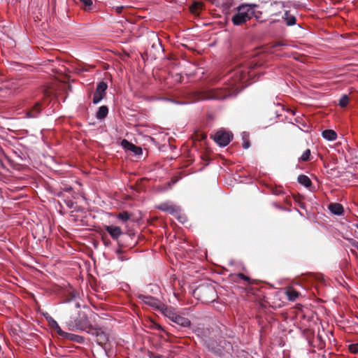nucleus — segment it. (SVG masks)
<instances>
[{
	"label": "nucleus",
	"instance_id": "obj_1",
	"mask_svg": "<svg viewBox=\"0 0 358 358\" xmlns=\"http://www.w3.org/2000/svg\"><path fill=\"white\" fill-rule=\"evenodd\" d=\"M252 66H241L237 67L225 80V83L233 80L229 84H226L224 88H209L204 91L182 90L180 89L181 105L196 103L201 100H224L236 96L240 92V84L247 83L252 78L255 74L252 73Z\"/></svg>",
	"mask_w": 358,
	"mask_h": 358
},
{
	"label": "nucleus",
	"instance_id": "obj_2",
	"mask_svg": "<svg viewBox=\"0 0 358 358\" xmlns=\"http://www.w3.org/2000/svg\"><path fill=\"white\" fill-rule=\"evenodd\" d=\"M256 5L253 6L249 4H242L238 6L237 12L233 15L231 21L236 26H240L246 23L252 17L258 18L255 14Z\"/></svg>",
	"mask_w": 358,
	"mask_h": 358
},
{
	"label": "nucleus",
	"instance_id": "obj_3",
	"mask_svg": "<svg viewBox=\"0 0 358 358\" xmlns=\"http://www.w3.org/2000/svg\"><path fill=\"white\" fill-rule=\"evenodd\" d=\"M105 230L113 240L117 241L119 247H125L128 245L129 239H132L134 234H124L120 227L115 225L105 226Z\"/></svg>",
	"mask_w": 358,
	"mask_h": 358
},
{
	"label": "nucleus",
	"instance_id": "obj_4",
	"mask_svg": "<svg viewBox=\"0 0 358 358\" xmlns=\"http://www.w3.org/2000/svg\"><path fill=\"white\" fill-rule=\"evenodd\" d=\"M194 294L203 303H210L215 300L216 291L211 285H201L194 292Z\"/></svg>",
	"mask_w": 358,
	"mask_h": 358
},
{
	"label": "nucleus",
	"instance_id": "obj_5",
	"mask_svg": "<svg viewBox=\"0 0 358 358\" xmlns=\"http://www.w3.org/2000/svg\"><path fill=\"white\" fill-rule=\"evenodd\" d=\"M233 133L224 129H220L215 132L213 138L220 147H225L233 140Z\"/></svg>",
	"mask_w": 358,
	"mask_h": 358
},
{
	"label": "nucleus",
	"instance_id": "obj_6",
	"mask_svg": "<svg viewBox=\"0 0 358 358\" xmlns=\"http://www.w3.org/2000/svg\"><path fill=\"white\" fill-rule=\"evenodd\" d=\"M108 340V334L101 329L96 337V343L100 348V358H108L110 356V350L107 345Z\"/></svg>",
	"mask_w": 358,
	"mask_h": 358
},
{
	"label": "nucleus",
	"instance_id": "obj_7",
	"mask_svg": "<svg viewBox=\"0 0 358 358\" xmlns=\"http://www.w3.org/2000/svg\"><path fill=\"white\" fill-rule=\"evenodd\" d=\"M157 209L173 215L179 220V208L171 201L162 202L157 206Z\"/></svg>",
	"mask_w": 358,
	"mask_h": 358
},
{
	"label": "nucleus",
	"instance_id": "obj_8",
	"mask_svg": "<svg viewBox=\"0 0 358 358\" xmlns=\"http://www.w3.org/2000/svg\"><path fill=\"white\" fill-rule=\"evenodd\" d=\"M108 88V85L104 81H101L97 83L96 91L93 95L92 103L98 104L105 96L106 91Z\"/></svg>",
	"mask_w": 358,
	"mask_h": 358
},
{
	"label": "nucleus",
	"instance_id": "obj_9",
	"mask_svg": "<svg viewBox=\"0 0 358 358\" xmlns=\"http://www.w3.org/2000/svg\"><path fill=\"white\" fill-rule=\"evenodd\" d=\"M121 145L125 151H130L137 156L143 155L141 147L137 146L126 139L121 141Z\"/></svg>",
	"mask_w": 358,
	"mask_h": 358
},
{
	"label": "nucleus",
	"instance_id": "obj_10",
	"mask_svg": "<svg viewBox=\"0 0 358 358\" xmlns=\"http://www.w3.org/2000/svg\"><path fill=\"white\" fill-rule=\"evenodd\" d=\"M41 112L40 102H36L35 104L26 112V117L29 118H36L38 117Z\"/></svg>",
	"mask_w": 358,
	"mask_h": 358
},
{
	"label": "nucleus",
	"instance_id": "obj_11",
	"mask_svg": "<svg viewBox=\"0 0 358 358\" xmlns=\"http://www.w3.org/2000/svg\"><path fill=\"white\" fill-rule=\"evenodd\" d=\"M163 314L171 321L179 324V315L174 313L171 308H165L162 310Z\"/></svg>",
	"mask_w": 358,
	"mask_h": 358
},
{
	"label": "nucleus",
	"instance_id": "obj_12",
	"mask_svg": "<svg viewBox=\"0 0 358 358\" xmlns=\"http://www.w3.org/2000/svg\"><path fill=\"white\" fill-rule=\"evenodd\" d=\"M282 18L289 27L295 25L296 23V17L294 15L290 14L289 10L285 11Z\"/></svg>",
	"mask_w": 358,
	"mask_h": 358
},
{
	"label": "nucleus",
	"instance_id": "obj_13",
	"mask_svg": "<svg viewBox=\"0 0 358 358\" xmlns=\"http://www.w3.org/2000/svg\"><path fill=\"white\" fill-rule=\"evenodd\" d=\"M78 329L82 331H85L90 335L94 336L96 338L98 336V334H99V332L101 330V328L93 327L92 326L84 327L78 325Z\"/></svg>",
	"mask_w": 358,
	"mask_h": 358
},
{
	"label": "nucleus",
	"instance_id": "obj_14",
	"mask_svg": "<svg viewBox=\"0 0 358 358\" xmlns=\"http://www.w3.org/2000/svg\"><path fill=\"white\" fill-rule=\"evenodd\" d=\"M78 329L82 331H85L90 335L94 336L96 338L98 336V334H99V332L101 330V328L93 327L92 326L84 327L78 325Z\"/></svg>",
	"mask_w": 358,
	"mask_h": 358
},
{
	"label": "nucleus",
	"instance_id": "obj_15",
	"mask_svg": "<svg viewBox=\"0 0 358 358\" xmlns=\"http://www.w3.org/2000/svg\"><path fill=\"white\" fill-rule=\"evenodd\" d=\"M78 329L82 331H85L90 335L94 336L96 338L98 336V334H99V332L101 330V328L93 327L92 326L84 327L78 325Z\"/></svg>",
	"mask_w": 358,
	"mask_h": 358
},
{
	"label": "nucleus",
	"instance_id": "obj_16",
	"mask_svg": "<svg viewBox=\"0 0 358 358\" xmlns=\"http://www.w3.org/2000/svg\"><path fill=\"white\" fill-rule=\"evenodd\" d=\"M322 136L329 141H333L337 138V134L333 129H324L322 131Z\"/></svg>",
	"mask_w": 358,
	"mask_h": 358
},
{
	"label": "nucleus",
	"instance_id": "obj_17",
	"mask_svg": "<svg viewBox=\"0 0 358 358\" xmlns=\"http://www.w3.org/2000/svg\"><path fill=\"white\" fill-rule=\"evenodd\" d=\"M329 209L334 215H341L343 213V206L338 203H330Z\"/></svg>",
	"mask_w": 358,
	"mask_h": 358
},
{
	"label": "nucleus",
	"instance_id": "obj_18",
	"mask_svg": "<svg viewBox=\"0 0 358 358\" xmlns=\"http://www.w3.org/2000/svg\"><path fill=\"white\" fill-rule=\"evenodd\" d=\"M64 340L72 341L78 343H83L85 342V338L82 336L73 334L71 333H66Z\"/></svg>",
	"mask_w": 358,
	"mask_h": 358
},
{
	"label": "nucleus",
	"instance_id": "obj_19",
	"mask_svg": "<svg viewBox=\"0 0 358 358\" xmlns=\"http://www.w3.org/2000/svg\"><path fill=\"white\" fill-rule=\"evenodd\" d=\"M138 297L139 299H141L143 302L149 306H155L157 304V300L153 296L139 294Z\"/></svg>",
	"mask_w": 358,
	"mask_h": 358
},
{
	"label": "nucleus",
	"instance_id": "obj_20",
	"mask_svg": "<svg viewBox=\"0 0 358 358\" xmlns=\"http://www.w3.org/2000/svg\"><path fill=\"white\" fill-rule=\"evenodd\" d=\"M108 114V108L106 106H101L98 108L96 113V117L98 120H103L107 117Z\"/></svg>",
	"mask_w": 358,
	"mask_h": 358
},
{
	"label": "nucleus",
	"instance_id": "obj_21",
	"mask_svg": "<svg viewBox=\"0 0 358 358\" xmlns=\"http://www.w3.org/2000/svg\"><path fill=\"white\" fill-rule=\"evenodd\" d=\"M285 294L289 301H295L299 296V292L292 287H288L285 291Z\"/></svg>",
	"mask_w": 358,
	"mask_h": 358
},
{
	"label": "nucleus",
	"instance_id": "obj_22",
	"mask_svg": "<svg viewBox=\"0 0 358 358\" xmlns=\"http://www.w3.org/2000/svg\"><path fill=\"white\" fill-rule=\"evenodd\" d=\"M298 182L306 187H309L312 185V182L310 178L305 175H300L298 177Z\"/></svg>",
	"mask_w": 358,
	"mask_h": 358
},
{
	"label": "nucleus",
	"instance_id": "obj_23",
	"mask_svg": "<svg viewBox=\"0 0 358 358\" xmlns=\"http://www.w3.org/2000/svg\"><path fill=\"white\" fill-rule=\"evenodd\" d=\"M130 217L131 215L127 211H123L117 215V218L124 223L130 220Z\"/></svg>",
	"mask_w": 358,
	"mask_h": 358
},
{
	"label": "nucleus",
	"instance_id": "obj_24",
	"mask_svg": "<svg viewBox=\"0 0 358 358\" xmlns=\"http://www.w3.org/2000/svg\"><path fill=\"white\" fill-rule=\"evenodd\" d=\"M51 329L55 330L57 333L58 336L63 339L64 338L65 336H66L67 332L63 331L58 323H56Z\"/></svg>",
	"mask_w": 358,
	"mask_h": 358
},
{
	"label": "nucleus",
	"instance_id": "obj_25",
	"mask_svg": "<svg viewBox=\"0 0 358 358\" xmlns=\"http://www.w3.org/2000/svg\"><path fill=\"white\" fill-rule=\"evenodd\" d=\"M349 101H350V99H349V96L347 94H343L342 95V96L341 97L340 100H339V106L341 107V108H345L348 103H349Z\"/></svg>",
	"mask_w": 358,
	"mask_h": 358
},
{
	"label": "nucleus",
	"instance_id": "obj_26",
	"mask_svg": "<svg viewBox=\"0 0 358 358\" xmlns=\"http://www.w3.org/2000/svg\"><path fill=\"white\" fill-rule=\"evenodd\" d=\"M178 179V178H173L170 181L167 182L164 184V187H163L164 191L169 190L172 188L173 185H174L177 182Z\"/></svg>",
	"mask_w": 358,
	"mask_h": 358
},
{
	"label": "nucleus",
	"instance_id": "obj_27",
	"mask_svg": "<svg viewBox=\"0 0 358 358\" xmlns=\"http://www.w3.org/2000/svg\"><path fill=\"white\" fill-rule=\"evenodd\" d=\"M76 294H72L71 298L68 300V302L71 303L76 308H79L80 307V303L76 300Z\"/></svg>",
	"mask_w": 358,
	"mask_h": 358
},
{
	"label": "nucleus",
	"instance_id": "obj_28",
	"mask_svg": "<svg viewBox=\"0 0 358 358\" xmlns=\"http://www.w3.org/2000/svg\"><path fill=\"white\" fill-rule=\"evenodd\" d=\"M203 8V5H201L199 3H194L193 5V7L192 8V10L193 13H198L201 11Z\"/></svg>",
	"mask_w": 358,
	"mask_h": 358
},
{
	"label": "nucleus",
	"instance_id": "obj_29",
	"mask_svg": "<svg viewBox=\"0 0 358 358\" xmlns=\"http://www.w3.org/2000/svg\"><path fill=\"white\" fill-rule=\"evenodd\" d=\"M47 314V316H45V318L47 320V321L48 322V324H49V326L50 328L53 327L54 325L57 323V322L53 319L51 316H50L48 313Z\"/></svg>",
	"mask_w": 358,
	"mask_h": 358
},
{
	"label": "nucleus",
	"instance_id": "obj_30",
	"mask_svg": "<svg viewBox=\"0 0 358 358\" xmlns=\"http://www.w3.org/2000/svg\"><path fill=\"white\" fill-rule=\"evenodd\" d=\"M236 276L237 278H240V279H241V280H245V281L248 282V284H251V283H252V282H251V280H250V278L249 277H248V276L245 275H244V274H243V273H238V274H236Z\"/></svg>",
	"mask_w": 358,
	"mask_h": 358
},
{
	"label": "nucleus",
	"instance_id": "obj_31",
	"mask_svg": "<svg viewBox=\"0 0 358 358\" xmlns=\"http://www.w3.org/2000/svg\"><path fill=\"white\" fill-rule=\"evenodd\" d=\"M349 350L352 353H354V354L357 353L358 352V343L350 345Z\"/></svg>",
	"mask_w": 358,
	"mask_h": 358
},
{
	"label": "nucleus",
	"instance_id": "obj_32",
	"mask_svg": "<svg viewBox=\"0 0 358 358\" xmlns=\"http://www.w3.org/2000/svg\"><path fill=\"white\" fill-rule=\"evenodd\" d=\"M3 159H4L7 163L10 164L13 162L12 160V158H0V166L2 167L3 169L5 168V164H4V162Z\"/></svg>",
	"mask_w": 358,
	"mask_h": 358
},
{
	"label": "nucleus",
	"instance_id": "obj_33",
	"mask_svg": "<svg viewBox=\"0 0 358 358\" xmlns=\"http://www.w3.org/2000/svg\"><path fill=\"white\" fill-rule=\"evenodd\" d=\"M190 324V321L187 318L180 317V327H188Z\"/></svg>",
	"mask_w": 358,
	"mask_h": 358
},
{
	"label": "nucleus",
	"instance_id": "obj_34",
	"mask_svg": "<svg viewBox=\"0 0 358 358\" xmlns=\"http://www.w3.org/2000/svg\"><path fill=\"white\" fill-rule=\"evenodd\" d=\"M80 1L89 9L90 8L93 3L92 0H80Z\"/></svg>",
	"mask_w": 358,
	"mask_h": 358
},
{
	"label": "nucleus",
	"instance_id": "obj_35",
	"mask_svg": "<svg viewBox=\"0 0 358 358\" xmlns=\"http://www.w3.org/2000/svg\"><path fill=\"white\" fill-rule=\"evenodd\" d=\"M348 152L350 157H358V149L351 148L348 150Z\"/></svg>",
	"mask_w": 358,
	"mask_h": 358
},
{
	"label": "nucleus",
	"instance_id": "obj_36",
	"mask_svg": "<svg viewBox=\"0 0 358 358\" xmlns=\"http://www.w3.org/2000/svg\"><path fill=\"white\" fill-rule=\"evenodd\" d=\"M180 61L182 60L184 62L187 63L190 66L195 68V66L193 64L189 63L187 60H186L185 59L183 58L182 50L181 49H180ZM180 66H182L181 63H180Z\"/></svg>",
	"mask_w": 358,
	"mask_h": 358
},
{
	"label": "nucleus",
	"instance_id": "obj_37",
	"mask_svg": "<svg viewBox=\"0 0 358 358\" xmlns=\"http://www.w3.org/2000/svg\"><path fill=\"white\" fill-rule=\"evenodd\" d=\"M241 136H242L243 142H245V141H250L249 140V133L248 132L243 131V132H242Z\"/></svg>",
	"mask_w": 358,
	"mask_h": 358
},
{
	"label": "nucleus",
	"instance_id": "obj_38",
	"mask_svg": "<svg viewBox=\"0 0 358 358\" xmlns=\"http://www.w3.org/2000/svg\"><path fill=\"white\" fill-rule=\"evenodd\" d=\"M310 155H311L310 150V149H306L301 154V157H310Z\"/></svg>",
	"mask_w": 358,
	"mask_h": 358
},
{
	"label": "nucleus",
	"instance_id": "obj_39",
	"mask_svg": "<svg viewBox=\"0 0 358 358\" xmlns=\"http://www.w3.org/2000/svg\"><path fill=\"white\" fill-rule=\"evenodd\" d=\"M242 146L243 149H248L250 147V141H245V142H243Z\"/></svg>",
	"mask_w": 358,
	"mask_h": 358
},
{
	"label": "nucleus",
	"instance_id": "obj_40",
	"mask_svg": "<svg viewBox=\"0 0 358 358\" xmlns=\"http://www.w3.org/2000/svg\"><path fill=\"white\" fill-rule=\"evenodd\" d=\"M149 358H162V355H155L153 352H150L148 355Z\"/></svg>",
	"mask_w": 358,
	"mask_h": 358
},
{
	"label": "nucleus",
	"instance_id": "obj_41",
	"mask_svg": "<svg viewBox=\"0 0 358 358\" xmlns=\"http://www.w3.org/2000/svg\"><path fill=\"white\" fill-rule=\"evenodd\" d=\"M129 259V257H127L124 256L122 254V255L117 256V259L121 261V262H124V261L128 260Z\"/></svg>",
	"mask_w": 358,
	"mask_h": 358
},
{
	"label": "nucleus",
	"instance_id": "obj_42",
	"mask_svg": "<svg viewBox=\"0 0 358 358\" xmlns=\"http://www.w3.org/2000/svg\"><path fill=\"white\" fill-rule=\"evenodd\" d=\"M350 243L352 244V246H354L355 248L358 249V242L357 241H355L353 239H350Z\"/></svg>",
	"mask_w": 358,
	"mask_h": 358
},
{
	"label": "nucleus",
	"instance_id": "obj_43",
	"mask_svg": "<svg viewBox=\"0 0 358 358\" xmlns=\"http://www.w3.org/2000/svg\"><path fill=\"white\" fill-rule=\"evenodd\" d=\"M122 247H119V248L116 249L115 250V253L119 256V255H122V254L123 253V251L121 249Z\"/></svg>",
	"mask_w": 358,
	"mask_h": 358
},
{
	"label": "nucleus",
	"instance_id": "obj_44",
	"mask_svg": "<svg viewBox=\"0 0 358 358\" xmlns=\"http://www.w3.org/2000/svg\"><path fill=\"white\" fill-rule=\"evenodd\" d=\"M123 9V6H116L115 8V11L117 13H120L122 12V10Z\"/></svg>",
	"mask_w": 358,
	"mask_h": 358
},
{
	"label": "nucleus",
	"instance_id": "obj_45",
	"mask_svg": "<svg viewBox=\"0 0 358 358\" xmlns=\"http://www.w3.org/2000/svg\"><path fill=\"white\" fill-rule=\"evenodd\" d=\"M173 294H174V296H176V298L177 299H179V293H178L175 289H174V291H173Z\"/></svg>",
	"mask_w": 358,
	"mask_h": 358
},
{
	"label": "nucleus",
	"instance_id": "obj_46",
	"mask_svg": "<svg viewBox=\"0 0 358 358\" xmlns=\"http://www.w3.org/2000/svg\"><path fill=\"white\" fill-rule=\"evenodd\" d=\"M184 73L187 76H189V75H192V74H194V71H191V72H187V71H185Z\"/></svg>",
	"mask_w": 358,
	"mask_h": 358
},
{
	"label": "nucleus",
	"instance_id": "obj_47",
	"mask_svg": "<svg viewBox=\"0 0 358 358\" xmlns=\"http://www.w3.org/2000/svg\"><path fill=\"white\" fill-rule=\"evenodd\" d=\"M180 48H181V47H184V48H188V49H189V48L187 47V45H185V44H184V43H180Z\"/></svg>",
	"mask_w": 358,
	"mask_h": 358
},
{
	"label": "nucleus",
	"instance_id": "obj_48",
	"mask_svg": "<svg viewBox=\"0 0 358 358\" xmlns=\"http://www.w3.org/2000/svg\"><path fill=\"white\" fill-rule=\"evenodd\" d=\"M71 189H72V187H66V188L64 189V190H65L66 192H69V191H71Z\"/></svg>",
	"mask_w": 358,
	"mask_h": 358
},
{
	"label": "nucleus",
	"instance_id": "obj_49",
	"mask_svg": "<svg viewBox=\"0 0 358 358\" xmlns=\"http://www.w3.org/2000/svg\"><path fill=\"white\" fill-rule=\"evenodd\" d=\"M162 99H163V100H166V101H172V100H171V99H167V98H162Z\"/></svg>",
	"mask_w": 358,
	"mask_h": 358
},
{
	"label": "nucleus",
	"instance_id": "obj_50",
	"mask_svg": "<svg viewBox=\"0 0 358 358\" xmlns=\"http://www.w3.org/2000/svg\"><path fill=\"white\" fill-rule=\"evenodd\" d=\"M310 158H301V159L304 162H307L309 160Z\"/></svg>",
	"mask_w": 358,
	"mask_h": 358
},
{
	"label": "nucleus",
	"instance_id": "obj_51",
	"mask_svg": "<svg viewBox=\"0 0 358 358\" xmlns=\"http://www.w3.org/2000/svg\"><path fill=\"white\" fill-rule=\"evenodd\" d=\"M354 225L358 229V222H356Z\"/></svg>",
	"mask_w": 358,
	"mask_h": 358
},
{
	"label": "nucleus",
	"instance_id": "obj_52",
	"mask_svg": "<svg viewBox=\"0 0 358 358\" xmlns=\"http://www.w3.org/2000/svg\"><path fill=\"white\" fill-rule=\"evenodd\" d=\"M180 80H182V73L180 72ZM182 82V80H180V83Z\"/></svg>",
	"mask_w": 358,
	"mask_h": 358
},
{
	"label": "nucleus",
	"instance_id": "obj_53",
	"mask_svg": "<svg viewBox=\"0 0 358 358\" xmlns=\"http://www.w3.org/2000/svg\"><path fill=\"white\" fill-rule=\"evenodd\" d=\"M22 161H24V160H26L27 158H23V157H21L20 158Z\"/></svg>",
	"mask_w": 358,
	"mask_h": 358
},
{
	"label": "nucleus",
	"instance_id": "obj_54",
	"mask_svg": "<svg viewBox=\"0 0 358 358\" xmlns=\"http://www.w3.org/2000/svg\"><path fill=\"white\" fill-rule=\"evenodd\" d=\"M177 279V277L174 275V281Z\"/></svg>",
	"mask_w": 358,
	"mask_h": 358
},
{
	"label": "nucleus",
	"instance_id": "obj_55",
	"mask_svg": "<svg viewBox=\"0 0 358 358\" xmlns=\"http://www.w3.org/2000/svg\"><path fill=\"white\" fill-rule=\"evenodd\" d=\"M169 159H170L171 160H172V159H173L174 158H173V157H171V158H169Z\"/></svg>",
	"mask_w": 358,
	"mask_h": 358
}]
</instances>
